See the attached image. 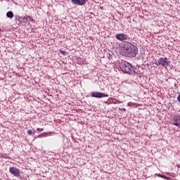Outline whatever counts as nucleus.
I'll use <instances>...</instances> for the list:
<instances>
[{
	"label": "nucleus",
	"mask_w": 180,
	"mask_h": 180,
	"mask_svg": "<svg viewBox=\"0 0 180 180\" xmlns=\"http://www.w3.org/2000/svg\"><path fill=\"white\" fill-rule=\"evenodd\" d=\"M137 53H139V49L130 42H126L122 46V54L125 57H136Z\"/></svg>",
	"instance_id": "nucleus-1"
},
{
	"label": "nucleus",
	"mask_w": 180,
	"mask_h": 180,
	"mask_svg": "<svg viewBox=\"0 0 180 180\" xmlns=\"http://www.w3.org/2000/svg\"><path fill=\"white\" fill-rule=\"evenodd\" d=\"M120 68L125 74H131L133 72V66L126 61L120 63Z\"/></svg>",
	"instance_id": "nucleus-2"
},
{
	"label": "nucleus",
	"mask_w": 180,
	"mask_h": 180,
	"mask_svg": "<svg viewBox=\"0 0 180 180\" xmlns=\"http://www.w3.org/2000/svg\"><path fill=\"white\" fill-rule=\"evenodd\" d=\"M169 60H168L167 58H160L158 60V63H155L156 65H160L161 67H165L167 68L168 65H169Z\"/></svg>",
	"instance_id": "nucleus-3"
},
{
	"label": "nucleus",
	"mask_w": 180,
	"mask_h": 180,
	"mask_svg": "<svg viewBox=\"0 0 180 180\" xmlns=\"http://www.w3.org/2000/svg\"><path fill=\"white\" fill-rule=\"evenodd\" d=\"M9 172L14 176H19L20 175V170L15 167H9Z\"/></svg>",
	"instance_id": "nucleus-4"
},
{
	"label": "nucleus",
	"mask_w": 180,
	"mask_h": 180,
	"mask_svg": "<svg viewBox=\"0 0 180 180\" xmlns=\"http://www.w3.org/2000/svg\"><path fill=\"white\" fill-rule=\"evenodd\" d=\"M172 124L180 129V115H174L172 119Z\"/></svg>",
	"instance_id": "nucleus-5"
},
{
	"label": "nucleus",
	"mask_w": 180,
	"mask_h": 180,
	"mask_svg": "<svg viewBox=\"0 0 180 180\" xmlns=\"http://www.w3.org/2000/svg\"><path fill=\"white\" fill-rule=\"evenodd\" d=\"M91 96L92 98H108V96H109V95L108 94H105L103 93H99V92H92L91 94Z\"/></svg>",
	"instance_id": "nucleus-6"
},
{
	"label": "nucleus",
	"mask_w": 180,
	"mask_h": 180,
	"mask_svg": "<svg viewBox=\"0 0 180 180\" xmlns=\"http://www.w3.org/2000/svg\"><path fill=\"white\" fill-rule=\"evenodd\" d=\"M128 37L129 36L123 33L115 34V38L117 39V40H119L120 41H124V40H127Z\"/></svg>",
	"instance_id": "nucleus-7"
},
{
	"label": "nucleus",
	"mask_w": 180,
	"mask_h": 180,
	"mask_svg": "<svg viewBox=\"0 0 180 180\" xmlns=\"http://www.w3.org/2000/svg\"><path fill=\"white\" fill-rule=\"evenodd\" d=\"M71 1L73 5H79V6H82L85 5V4H86V2L88 1V0H71Z\"/></svg>",
	"instance_id": "nucleus-8"
},
{
	"label": "nucleus",
	"mask_w": 180,
	"mask_h": 180,
	"mask_svg": "<svg viewBox=\"0 0 180 180\" xmlns=\"http://www.w3.org/2000/svg\"><path fill=\"white\" fill-rule=\"evenodd\" d=\"M157 176H158L159 178H162L163 179H167V180H171V177H168L165 175H162L161 174H156Z\"/></svg>",
	"instance_id": "nucleus-9"
},
{
	"label": "nucleus",
	"mask_w": 180,
	"mask_h": 180,
	"mask_svg": "<svg viewBox=\"0 0 180 180\" xmlns=\"http://www.w3.org/2000/svg\"><path fill=\"white\" fill-rule=\"evenodd\" d=\"M23 20H26V22H33V18L29 15L24 17Z\"/></svg>",
	"instance_id": "nucleus-10"
},
{
	"label": "nucleus",
	"mask_w": 180,
	"mask_h": 180,
	"mask_svg": "<svg viewBox=\"0 0 180 180\" xmlns=\"http://www.w3.org/2000/svg\"><path fill=\"white\" fill-rule=\"evenodd\" d=\"M6 16H7V18L12 19V18H13V13L12 11H8L6 13Z\"/></svg>",
	"instance_id": "nucleus-11"
},
{
	"label": "nucleus",
	"mask_w": 180,
	"mask_h": 180,
	"mask_svg": "<svg viewBox=\"0 0 180 180\" xmlns=\"http://www.w3.org/2000/svg\"><path fill=\"white\" fill-rule=\"evenodd\" d=\"M32 134H33V132L32 131V130L27 131V135L28 136H32Z\"/></svg>",
	"instance_id": "nucleus-12"
},
{
	"label": "nucleus",
	"mask_w": 180,
	"mask_h": 180,
	"mask_svg": "<svg viewBox=\"0 0 180 180\" xmlns=\"http://www.w3.org/2000/svg\"><path fill=\"white\" fill-rule=\"evenodd\" d=\"M41 136L42 137H47V136H49V133H43Z\"/></svg>",
	"instance_id": "nucleus-13"
},
{
	"label": "nucleus",
	"mask_w": 180,
	"mask_h": 180,
	"mask_svg": "<svg viewBox=\"0 0 180 180\" xmlns=\"http://www.w3.org/2000/svg\"><path fill=\"white\" fill-rule=\"evenodd\" d=\"M44 129L43 128H37V131H43Z\"/></svg>",
	"instance_id": "nucleus-14"
},
{
	"label": "nucleus",
	"mask_w": 180,
	"mask_h": 180,
	"mask_svg": "<svg viewBox=\"0 0 180 180\" xmlns=\"http://www.w3.org/2000/svg\"><path fill=\"white\" fill-rule=\"evenodd\" d=\"M119 110H123L124 112H126V108H119Z\"/></svg>",
	"instance_id": "nucleus-15"
},
{
	"label": "nucleus",
	"mask_w": 180,
	"mask_h": 180,
	"mask_svg": "<svg viewBox=\"0 0 180 180\" xmlns=\"http://www.w3.org/2000/svg\"><path fill=\"white\" fill-rule=\"evenodd\" d=\"M177 168H180V165H176Z\"/></svg>",
	"instance_id": "nucleus-16"
}]
</instances>
